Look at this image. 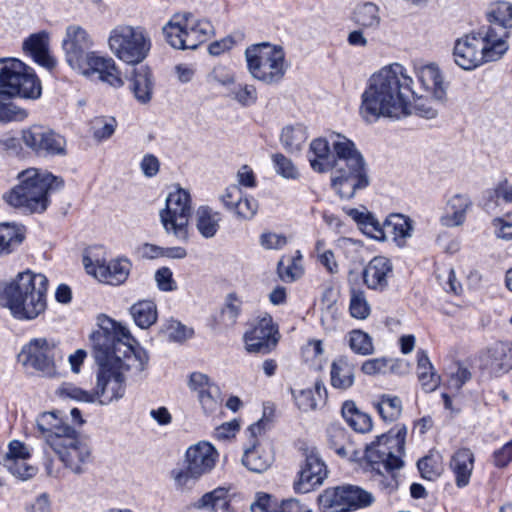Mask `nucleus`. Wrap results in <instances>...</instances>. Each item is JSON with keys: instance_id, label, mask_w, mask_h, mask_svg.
Wrapping results in <instances>:
<instances>
[{"instance_id": "3", "label": "nucleus", "mask_w": 512, "mask_h": 512, "mask_svg": "<svg viewBox=\"0 0 512 512\" xmlns=\"http://www.w3.org/2000/svg\"><path fill=\"white\" fill-rule=\"evenodd\" d=\"M48 279L30 270L19 272L14 278L0 282V307L21 321H30L47 308Z\"/></svg>"}, {"instance_id": "14", "label": "nucleus", "mask_w": 512, "mask_h": 512, "mask_svg": "<svg viewBox=\"0 0 512 512\" xmlns=\"http://www.w3.org/2000/svg\"><path fill=\"white\" fill-rule=\"evenodd\" d=\"M52 449L66 468L75 474L85 472V466L92 461V448L86 438L73 428L64 437H53Z\"/></svg>"}, {"instance_id": "47", "label": "nucleus", "mask_w": 512, "mask_h": 512, "mask_svg": "<svg viewBox=\"0 0 512 512\" xmlns=\"http://www.w3.org/2000/svg\"><path fill=\"white\" fill-rule=\"evenodd\" d=\"M20 96V94H10L0 86V123H6L15 120H21L26 116L23 110L18 109L10 101V97Z\"/></svg>"}, {"instance_id": "20", "label": "nucleus", "mask_w": 512, "mask_h": 512, "mask_svg": "<svg viewBox=\"0 0 512 512\" xmlns=\"http://www.w3.org/2000/svg\"><path fill=\"white\" fill-rule=\"evenodd\" d=\"M92 46L93 40L84 28L78 25L67 27L62 47L66 61L73 70L76 71L88 58Z\"/></svg>"}, {"instance_id": "23", "label": "nucleus", "mask_w": 512, "mask_h": 512, "mask_svg": "<svg viewBox=\"0 0 512 512\" xmlns=\"http://www.w3.org/2000/svg\"><path fill=\"white\" fill-rule=\"evenodd\" d=\"M276 333L272 318L270 316L262 317L244 335L246 350L250 353H269L278 342L275 337Z\"/></svg>"}, {"instance_id": "24", "label": "nucleus", "mask_w": 512, "mask_h": 512, "mask_svg": "<svg viewBox=\"0 0 512 512\" xmlns=\"http://www.w3.org/2000/svg\"><path fill=\"white\" fill-rule=\"evenodd\" d=\"M487 15L490 25L484 27V32H489L496 43H506L512 28V4L506 1L495 2Z\"/></svg>"}, {"instance_id": "8", "label": "nucleus", "mask_w": 512, "mask_h": 512, "mask_svg": "<svg viewBox=\"0 0 512 512\" xmlns=\"http://www.w3.org/2000/svg\"><path fill=\"white\" fill-rule=\"evenodd\" d=\"M245 58L251 76L268 85L279 83L288 68L283 48L267 42L249 46Z\"/></svg>"}, {"instance_id": "62", "label": "nucleus", "mask_w": 512, "mask_h": 512, "mask_svg": "<svg viewBox=\"0 0 512 512\" xmlns=\"http://www.w3.org/2000/svg\"><path fill=\"white\" fill-rule=\"evenodd\" d=\"M116 121L114 118L109 120L98 118L93 122V136L97 140L108 139L115 131Z\"/></svg>"}, {"instance_id": "63", "label": "nucleus", "mask_w": 512, "mask_h": 512, "mask_svg": "<svg viewBox=\"0 0 512 512\" xmlns=\"http://www.w3.org/2000/svg\"><path fill=\"white\" fill-rule=\"evenodd\" d=\"M496 235L503 239H512V213H507L501 218L493 220Z\"/></svg>"}, {"instance_id": "9", "label": "nucleus", "mask_w": 512, "mask_h": 512, "mask_svg": "<svg viewBox=\"0 0 512 512\" xmlns=\"http://www.w3.org/2000/svg\"><path fill=\"white\" fill-rule=\"evenodd\" d=\"M108 46L119 60L134 66L147 58L152 42L144 27L118 25L109 34Z\"/></svg>"}, {"instance_id": "52", "label": "nucleus", "mask_w": 512, "mask_h": 512, "mask_svg": "<svg viewBox=\"0 0 512 512\" xmlns=\"http://www.w3.org/2000/svg\"><path fill=\"white\" fill-rule=\"evenodd\" d=\"M349 345L355 353L361 355L372 354L374 350L371 337L361 330H353L350 332Z\"/></svg>"}, {"instance_id": "41", "label": "nucleus", "mask_w": 512, "mask_h": 512, "mask_svg": "<svg viewBox=\"0 0 512 512\" xmlns=\"http://www.w3.org/2000/svg\"><path fill=\"white\" fill-rule=\"evenodd\" d=\"M417 374L425 392L434 391L440 384V377L433 372V366L423 350L417 352Z\"/></svg>"}, {"instance_id": "51", "label": "nucleus", "mask_w": 512, "mask_h": 512, "mask_svg": "<svg viewBox=\"0 0 512 512\" xmlns=\"http://www.w3.org/2000/svg\"><path fill=\"white\" fill-rule=\"evenodd\" d=\"M272 162L278 175L289 180H298L300 172L293 161L281 153L272 155Z\"/></svg>"}, {"instance_id": "10", "label": "nucleus", "mask_w": 512, "mask_h": 512, "mask_svg": "<svg viewBox=\"0 0 512 512\" xmlns=\"http://www.w3.org/2000/svg\"><path fill=\"white\" fill-rule=\"evenodd\" d=\"M214 33L210 21L197 19L191 13L175 14L163 27L166 41L175 49H196Z\"/></svg>"}, {"instance_id": "6", "label": "nucleus", "mask_w": 512, "mask_h": 512, "mask_svg": "<svg viewBox=\"0 0 512 512\" xmlns=\"http://www.w3.org/2000/svg\"><path fill=\"white\" fill-rule=\"evenodd\" d=\"M16 185L4 198L6 202L25 214H41L50 204L49 195L63 187L62 178L48 172L30 168L19 175Z\"/></svg>"}, {"instance_id": "29", "label": "nucleus", "mask_w": 512, "mask_h": 512, "mask_svg": "<svg viewBox=\"0 0 512 512\" xmlns=\"http://www.w3.org/2000/svg\"><path fill=\"white\" fill-rule=\"evenodd\" d=\"M331 139L316 138L310 143L308 160L311 168L318 173L332 170L333 155L331 151Z\"/></svg>"}, {"instance_id": "18", "label": "nucleus", "mask_w": 512, "mask_h": 512, "mask_svg": "<svg viewBox=\"0 0 512 512\" xmlns=\"http://www.w3.org/2000/svg\"><path fill=\"white\" fill-rule=\"evenodd\" d=\"M83 265L88 274L111 285L124 283L131 271V262L127 258H117L106 264L105 260L94 259L93 250L83 256Z\"/></svg>"}, {"instance_id": "32", "label": "nucleus", "mask_w": 512, "mask_h": 512, "mask_svg": "<svg viewBox=\"0 0 512 512\" xmlns=\"http://www.w3.org/2000/svg\"><path fill=\"white\" fill-rule=\"evenodd\" d=\"M418 79L424 90L436 101L445 99L446 91L439 68L435 64H428L418 69Z\"/></svg>"}, {"instance_id": "30", "label": "nucleus", "mask_w": 512, "mask_h": 512, "mask_svg": "<svg viewBox=\"0 0 512 512\" xmlns=\"http://www.w3.org/2000/svg\"><path fill=\"white\" fill-rule=\"evenodd\" d=\"M37 429L45 442L52 447L53 437H64L73 427L63 423L55 412H44L36 420Z\"/></svg>"}, {"instance_id": "46", "label": "nucleus", "mask_w": 512, "mask_h": 512, "mask_svg": "<svg viewBox=\"0 0 512 512\" xmlns=\"http://www.w3.org/2000/svg\"><path fill=\"white\" fill-rule=\"evenodd\" d=\"M24 235L21 229L10 223L0 224V255H6L22 243Z\"/></svg>"}, {"instance_id": "42", "label": "nucleus", "mask_w": 512, "mask_h": 512, "mask_svg": "<svg viewBox=\"0 0 512 512\" xmlns=\"http://www.w3.org/2000/svg\"><path fill=\"white\" fill-rule=\"evenodd\" d=\"M273 457L269 451L253 445L246 449L242 457L243 465L254 473L265 472L272 464Z\"/></svg>"}, {"instance_id": "36", "label": "nucleus", "mask_w": 512, "mask_h": 512, "mask_svg": "<svg viewBox=\"0 0 512 512\" xmlns=\"http://www.w3.org/2000/svg\"><path fill=\"white\" fill-rule=\"evenodd\" d=\"M297 407L304 412L312 411L320 403H325L327 399V390L322 380H316L314 389H303L297 393L292 390Z\"/></svg>"}, {"instance_id": "4", "label": "nucleus", "mask_w": 512, "mask_h": 512, "mask_svg": "<svg viewBox=\"0 0 512 512\" xmlns=\"http://www.w3.org/2000/svg\"><path fill=\"white\" fill-rule=\"evenodd\" d=\"M331 145V186L341 199L349 200L358 190L365 189L370 184L366 163L354 142L346 136L331 134Z\"/></svg>"}, {"instance_id": "56", "label": "nucleus", "mask_w": 512, "mask_h": 512, "mask_svg": "<svg viewBox=\"0 0 512 512\" xmlns=\"http://www.w3.org/2000/svg\"><path fill=\"white\" fill-rule=\"evenodd\" d=\"M258 211V202L255 198L249 196H241L236 203L232 212L235 216L242 220L252 219Z\"/></svg>"}, {"instance_id": "40", "label": "nucleus", "mask_w": 512, "mask_h": 512, "mask_svg": "<svg viewBox=\"0 0 512 512\" xmlns=\"http://www.w3.org/2000/svg\"><path fill=\"white\" fill-rule=\"evenodd\" d=\"M342 416L347 424L356 432L367 433L372 429L371 417L361 412L353 401H346L342 406Z\"/></svg>"}, {"instance_id": "16", "label": "nucleus", "mask_w": 512, "mask_h": 512, "mask_svg": "<svg viewBox=\"0 0 512 512\" xmlns=\"http://www.w3.org/2000/svg\"><path fill=\"white\" fill-rule=\"evenodd\" d=\"M373 501L371 493L351 485L326 489L318 497L322 512H350L369 506Z\"/></svg>"}, {"instance_id": "45", "label": "nucleus", "mask_w": 512, "mask_h": 512, "mask_svg": "<svg viewBox=\"0 0 512 512\" xmlns=\"http://www.w3.org/2000/svg\"><path fill=\"white\" fill-rule=\"evenodd\" d=\"M130 314L137 326L142 329L149 328L157 320L156 304L149 300H142L130 308Z\"/></svg>"}, {"instance_id": "12", "label": "nucleus", "mask_w": 512, "mask_h": 512, "mask_svg": "<svg viewBox=\"0 0 512 512\" xmlns=\"http://www.w3.org/2000/svg\"><path fill=\"white\" fill-rule=\"evenodd\" d=\"M0 86L10 94L37 99L41 83L34 70L17 58H0Z\"/></svg>"}, {"instance_id": "11", "label": "nucleus", "mask_w": 512, "mask_h": 512, "mask_svg": "<svg viewBox=\"0 0 512 512\" xmlns=\"http://www.w3.org/2000/svg\"><path fill=\"white\" fill-rule=\"evenodd\" d=\"M217 459L218 452L209 442L200 441L190 446L185 454V468H175L171 471L176 487H191L214 469Z\"/></svg>"}, {"instance_id": "49", "label": "nucleus", "mask_w": 512, "mask_h": 512, "mask_svg": "<svg viewBox=\"0 0 512 512\" xmlns=\"http://www.w3.org/2000/svg\"><path fill=\"white\" fill-rule=\"evenodd\" d=\"M229 96L242 107L253 106L258 99L257 89L253 84L239 83L229 92Z\"/></svg>"}, {"instance_id": "25", "label": "nucleus", "mask_w": 512, "mask_h": 512, "mask_svg": "<svg viewBox=\"0 0 512 512\" xmlns=\"http://www.w3.org/2000/svg\"><path fill=\"white\" fill-rule=\"evenodd\" d=\"M392 273L391 261L384 256H376L365 266L362 273L363 282L369 289L383 291L387 288Z\"/></svg>"}, {"instance_id": "60", "label": "nucleus", "mask_w": 512, "mask_h": 512, "mask_svg": "<svg viewBox=\"0 0 512 512\" xmlns=\"http://www.w3.org/2000/svg\"><path fill=\"white\" fill-rule=\"evenodd\" d=\"M31 456L28 447L21 441L13 440L8 445L7 451H0V458L22 461Z\"/></svg>"}, {"instance_id": "1", "label": "nucleus", "mask_w": 512, "mask_h": 512, "mask_svg": "<svg viewBox=\"0 0 512 512\" xmlns=\"http://www.w3.org/2000/svg\"><path fill=\"white\" fill-rule=\"evenodd\" d=\"M406 69L394 63L381 68L368 80L361 96L360 114L366 122L380 118L400 119L412 113V100H421L412 89Z\"/></svg>"}, {"instance_id": "7", "label": "nucleus", "mask_w": 512, "mask_h": 512, "mask_svg": "<svg viewBox=\"0 0 512 512\" xmlns=\"http://www.w3.org/2000/svg\"><path fill=\"white\" fill-rule=\"evenodd\" d=\"M508 50L507 43H496L482 27L456 40L453 48L455 63L464 70H472L484 62L499 59Z\"/></svg>"}, {"instance_id": "26", "label": "nucleus", "mask_w": 512, "mask_h": 512, "mask_svg": "<svg viewBox=\"0 0 512 512\" xmlns=\"http://www.w3.org/2000/svg\"><path fill=\"white\" fill-rule=\"evenodd\" d=\"M22 49L40 66L48 70H52L56 66V60L49 51V34L47 32L41 31L30 35L24 40Z\"/></svg>"}, {"instance_id": "33", "label": "nucleus", "mask_w": 512, "mask_h": 512, "mask_svg": "<svg viewBox=\"0 0 512 512\" xmlns=\"http://www.w3.org/2000/svg\"><path fill=\"white\" fill-rule=\"evenodd\" d=\"M351 21L359 28L375 31L380 27V8L373 2L358 3L352 10Z\"/></svg>"}, {"instance_id": "27", "label": "nucleus", "mask_w": 512, "mask_h": 512, "mask_svg": "<svg viewBox=\"0 0 512 512\" xmlns=\"http://www.w3.org/2000/svg\"><path fill=\"white\" fill-rule=\"evenodd\" d=\"M490 373L500 375L512 369V343L497 342L487 349L483 358Z\"/></svg>"}, {"instance_id": "5", "label": "nucleus", "mask_w": 512, "mask_h": 512, "mask_svg": "<svg viewBox=\"0 0 512 512\" xmlns=\"http://www.w3.org/2000/svg\"><path fill=\"white\" fill-rule=\"evenodd\" d=\"M407 428L403 425L397 428L393 435L392 431L376 437V440L366 446L365 458L374 474V481L388 492L394 491L398 486L395 475L404 462L402 455L405 449V438Z\"/></svg>"}, {"instance_id": "58", "label": "nucleus", "mask_w": 512, "mask_h": 512, "mask_svg": "<svg viewBox=\"0 0 512 512\" xmlns=\"http://www.w3.org/2000/svg\"><path fill=\"white\" fill-rule=\"evenodd\" d=\"M421 476L427 480L437 479L442 472L441 465L433 457H424L417 463Z\"/></svg>"}, {"instance_id": "64", "label": "nucleus", "mask_w": 512, "mask_h": 512, "mask_svg": "<svg viewBox=\"0 0 512 512\" xmlns=\"http://www.w3.org/2000/svg\"><path fill=\"white\" fill-rule=\"evenodd\" d=\"M278 504L273 502L266 493H258L256 500L250 505L251 512H277Z\"/></svg>"}, {"instance_id": "44", "label": "nucleus", "mask_w": 512, "mask_h": 512, "mask_svg": "<svg viewBox=\"0 0 512 512\" xmlns=\"http://www.w3.org/2000/svg\"><path fill=\"white\" fill-rule=\"evenodd\" d=\"M329 446L342 458L354 459L358 455L355 445L343 429L329 431Z\"/></svg>"}, {"instance_id": "19", "label": "nucleus", "mask_w": 512, "mask_h": 512, "mask_svg": "<svg viewBox=\"0 0 512 512\" xmlns=\"http://www.w3.org/2000/svg\"><path fill=\"white\" fill-rule=\"evenodd\" d=\"M81 75L105 82L113 87H121L124 82L113 58L94 51L76 70Z\"/></svg>"}, {"instance_id": "35", "label": "nucleus", "mask_w": 512, "mask_h": 512, "mask_svg": "<svg viewBox=\"0 0 512 512\" xmlns=\"http://www.w3.org/2000/svg\"><path fill=\"white\" fill-rule=\"evenodd\" d=\"M473 453L463 448L454 453L450 461V468L455 474L456 485L459 488L468 485L473 470Z\"/></svg>"}, {"instance_id": "34", "label": "nucleus", "mask_w": 512, "mask_h": 512, "mask_svg": "<svg viewBox=\"0 0 512 512\" xmlns=\"http://www.w3.org/2000/svg\"><path fill=\"white\" fill-rule=\"evenodd\" d=\"M130 82V88L136 100L142 104L150 102L154 88L151 70L147 66L135 68Z\"/></svg>"}, {"instance_id": "57", "label": "nucleus", "mask_w": 512, "mask_h": 512, "mask_svg": "<svg viewBox=\"0 0 512 512\" xmlns=\"http://www.w3.org/2000/svg\"><path fill=\"white\" fill-rule=\"evenodd\" d=\"M366 217L367 219L363 221L360 227L361 231L373 239L380 241L385 240V226L382 225L371 212H369Z\"/></svg>"}, {"instance_id": "22", "label": "nucleus", "mask_w": 512, "mask_h": 512, "mask_svg": "<svg viewBox=\"0 0 512 512\" xmlns=\"http://www.w3.org/2000/svg\"><path fill=\"white\" fill-rule=\"evenodd\" d=\"M303 455L305 461L294 487L298 492L307 493L323 483L328 471L316 448H305Z\"/></svg>"}, {"instance_id": "31", "label": "nucleus", "mask_w": 512, "mask_h": 512, "mask_svg": "<svg viewBox=\"0 0 512 512\" xmlns=\"http://www.w3.org/2000/svg\"><path fill=\"white\" fill-rule=\"evenodd\" d=\"M229 489L217 487L214 490L203 494L193 507L198 510L210 512H234L230 504Z\"/></svg>"}, {"instance_id": "54", "label": "nucleus", "mask_w": 512, "mask_h": 512, "mask_svg": "<svg viewBox=\"0 0 512 512\" xmlns=\"http://www.w3.org/2000/svg\"><path fill=\"white\" fill-rule=\"evenodd\" d=\"M349 310L357 319H366L370 315V306L363 291L352 289Z\"/></svg>"}, {"instance_id": "43", "label": "nucleus", "mask_w": 512, "mask_h": 512, "mask_svg": "<svg viewBox=\"0 0 512 512\" xmlns=\"http://www.w3.org/2000/svg\"><path fill=\"white\" fill-rule=\"evenodd\" d=\"M307 130L304 125H288L281 131L280 142L289 153L299 152L307 140Z\"/></svg>"}, {"instance_id": "28", "label": "nucleus", "mask_w": 512, "mask_h": 512, "mask_svg": "<svg viewBox=\"0 0 512 512\" xmlns=\"http://www.w3.org/2000/svg\"><path fill=\"white\" fill-rule=\"evenodd\" d=\"M471 207L472 200L468 195H453L446 203L445 213L440 218L441 225L448 228L463 225Z\"/></svg>"}, {"instance_id": "61", "label": "nucleus", "mask_w": 512, "mask_h": 512, "mask_svg": "<svg viewBox=\"0 0 512 512\" xmlns=\"http://www.w3.org/2000/svg\"><path fill=\"white\" fill-rule=\"evenodd\" d=\"M340 313L335 302L328 303L321 313V324L327 331L335 330L339 322Z\"/></svg>"}, {"instance_id": "17", "label": "nucleus", "mask_w": 512, "mask_h": 512, "mask_svg": "<svg viewBox=\"0 0 512 512\" xmlns=\"http://www.w3.org/2000/svg\"><path fill=\"white\" fill-rule=\"evenodd\" d=\"M25 146L38 156H65L67 143L64 136L40 125L22 131Z\"/></svg>"}, {"instance_id": "38", "label": "nucleus", "mask_w": 512, "mask_h": 512, "mask_svg": "<svg viewBox=\"0 0 512 512\" xmlns=\"http://www.w3.org/2000/svg\"><path fill=\"white\" fill-rule=\"evenodd\" d=\"M384 226L391 230L393 240L398 247H404L407 239L412 236L413 221L402 214H391L385 220Z\"/></svg>"}, {"instance_id": "55", "label": "nucleus", "mask_w": 512, "mask_h": 512, "mask_svg": "<svg viewBox=\"0 0 512 512\" xmlns=\"http://www.w3.org/2000/svg\"><path fill=\"white\" fill-rule=\"evenodd\" d=\"M58 393L63 398H69L79 402L93 403L95 401L94 391H86L70 383L62 384Z\"/></svg>"}, {"instance_id": "48", "label": "nucleus", "mask_w": 512, "mask_h": 512, "mask_svg": "<svg viewBox=\"0 0 512 512\" xmlns=\"http://www.w3.org/2000/svg\"><path fill=\"white\" fill-rule=\"evenodd\" d=\"M376 408L384 421H395L401 415L402 402L399 397L382 395Z\"/></svg>"}, {"instance_id": "59", "label": "nucleus", "mask_w": 512, "mask_h": 512, "mask_svg": "<svg viewBox=\"0 0 512 512\" xmlns=\"http://www.w3.org/2000/svg\"><path fill=\"white\" fill-rule=\"evenodd\" d=\"M215 385L216 384L210 380L208 375L204 373L193 372L189 376L188 387L190 390L197 393V397L210 390V388Z\"/></svg>"}, {"instance_id": "13", "label": "nucleus", "mask_w": 512, "mask_h": 512, "mask_svg": "<svg viewBox=\"0 0 512 512\" xmlns=\"http://www.w3.org/2000/svg\"><path fill=\"white\" fill-rule=\"evenodd\" d=\"M60 354L56 343L46 338H34L25 344L18 354V361L43 377L57 375L56 358Z\"/></svg>"}, {"instance_id": "39", "label": "nucleus", "mask_w": 512, "mask_h": 512, "mask_svg": "<svg viewBox=\"0 0 512 512\" xmlns=\"http://www.w3.org/2000/svg\"><path fill=\"white\" fill-rule=\"evenodd\" d=\"M330 374L334 388L346 390L354 383V367L346 358L340 357L333 361Z\"/></svg>"}, {"instance_id": "15", "label": "nucleus", "mask_w": 512, "mask_h": 512, "mask_svg": "<svg viewBox=\"0 0 512 512\" xmlns=\"http://www.w3.org/2000/svg\"><path fill=\"white\" fill-rule=\"evenodd\" d=\"M191 214V198L188 191L177 188L166 198V207L161 210L160 218L166 232L181 240H187V226Z\"/></svg>"}, {"instance_id": "37", "label": "nucleus", "mask_w": 512, "mask_h": 512, "mask_svg": "<svg viewBox=\"0 0 512 512\" xmlns=\"http://www.w3.org/2000/svg\"><path fill=\"white\" fill-rule=\"evenodd\" d=\"M221 220V213L214 211L209 206H200L196 210V228L204 238H212L216 235Z\"/></svg>"}, {"instance_id": "50", "label": "nucleus", "mask_w": 512, "mask_h": 512, "mask_svg": "<svg viewBox=\"0 0 512 512\" xmlns=\"http://www.w3.org/2000/svg\"><path fill=\"white\" fill-rule=\"evenodd\" d=\"M202 410L207 415H212L220 410L223 402L221 389L218 385L198 396Z\"/></svg>"}, {"instance_id": "2", "label": "nucleus", "mask_w": 512, "mask_h": 512, "mask_svg": "<svg viewBox=\"0 0 512 512\" xmlns=\"http://www.w3.org/2000/svg\"><path fill=\"white\" fill-rule=\"evenodd\" d=\"M94 358L98 365H110L114 370L140 374L147 366L148 355L135 349L130 332L106 315L98 317V329L90 335Z\"/></svg>"}, {"instance_id": "21", "label": "nucleus", "mask_w": 512, "mask_h": 512, "mask_svg": "<svg viewBox=\"0 0 512 512\" xmlns=\"http://www.w3.org/2000/svg\"><path fill=\"white\" fill-rule=\"evenodd\" d=\"M95 400L101 405L118 401L125 394V376L110 365H99L97 383L94 390Z\"/></svg>"}, {"instance_id": "53", "label": "nucleus", "mask_w": 512, "mask_h": 512, "mask_svg": "<svg viewBox=\"0 0 512 512\" xmlns=\"http://www.w3.org/2000/svg\"><path fill=\"white\" fill-rule=\"evenodd\" d=\"M28 459L22 461L11 460L10 458H0V464L3 465L11 474L20 478L28 479L36 474V468L26 463Z\"/></svg>"}]
</instances>
